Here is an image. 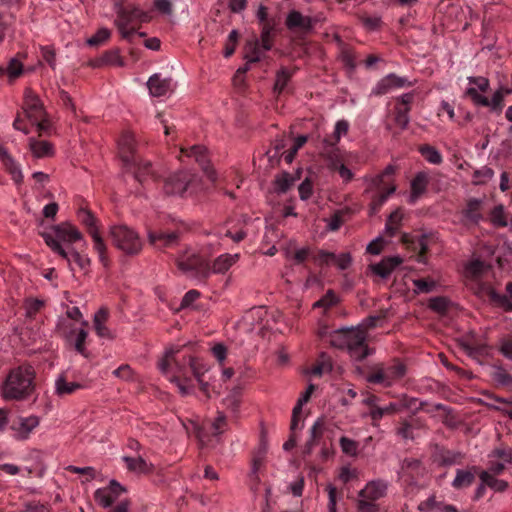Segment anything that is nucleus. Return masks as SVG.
I'll list each match as a JSON object with an SVG mask.
<instances>
[{
	"label": "nucleus",
	"mask_w": 512,
	"mask_h": 512,
	"mask_svg": "<svg viewBox=\"0 0 512 512\" xmlns=\"http://www.w3.org/2000/svg\"><path fill=\"white\" fill-rule=\"evenodd\" d=\"M429 182L430 177L427 172L421 171L414 176V178L411 181V203H414L426 192Z\"/></svg>",
	"instance_id": "nucleus-26"
},
{
	"label": "nucleus",
	"mask_w": 512,
	"mask_h": 512,
	"mask_svg": "<svg viewBox=\"0 0 512 512\" xmlns=\"http://www.w3.org/2000/svg\"><path fill=\"white\" fill-rule=\"evenodd\" d=\"M90 65L94 68L102 67L104 65L121 67L124 65V62L118 50H108L104 52L101 57L92 60Z\"/></svg>",
	"instance_id": "nucleus-29"
},
{
	"label": "nucleus",
	"mask_w": 512,
	"mask_h": 512,
	"mask_svg": "<svg viewBox=\"0 0 512 512\" xmlns=\"http://www.w3.org/2000/svg\"><path fill=\"white\" fill-rule=\"evenodd\" d=\"M115 12L117 15L115 25L122 38L129 42L132 41V37L136 32V26L150 21V16L147 12L132 4L122 5L116 3Z\"/></svg>",
	"instance_id": "nucleus-4"
},
{
	"label": "nucleus",
	"mask_w": 512,
	"mask_h": 512,
	"mask_svg": "<svg viewBox=\"0 0 512 512\" xmlns=\"http://www.w3.org/2000/svg\"><path fill=\"white\" fill-rule=\"evenodd\" d=\"M416 405V399H407L405 396L395 397L393 401L386 403V414L397 413L402 409H412Z\"/></svg>",
	"instance_id": "nucleus-33"
},
{
	"label": "nucleus",
	"mask_w": 512,
	"mask_h": 512,
	"mask_svg": "<svg viewBox=\"0 0 512 512\" xmlns=\"http://www.w3.org/2000/svg\"><path fill=\"white\" fill-rule=\"evenodd\" d=\"M332 371V363L330 359L322 353L316 364L313 366L311 373L316 376H321L323 373Z\"/></svg>",
	"instance_id": "nucleus-47"
},
{
	"label": "nucleus",
	"mask_w": 512,
	"mask_h": 512,
	"mask_svg": "<svg viewBox=\"0 0 512 512\" xmlns=\"http://www.w3.org/2000/svg\"><path fill=\"white\" fill-rule=\"evenodd\" d=\"M474 480L475 474L472 471L458 469L452 486L455 489H462L470 486Z\"/></svg>",
	"instance_id": "nucleus-40"
},
{
	"label": "nucleus",
	"mask_w": 512,
	"mask_h": 512,
	"mask_svg": "<svg viewBox=\"0 0 512 512\" xmlns=\"http://www.w3.org/2000/svg\"><path fill=\"white\" fill-rule=\"evenodd\" d=\"M111 36V32L107 28H100L97 32L87 40L89 46H99L106 42Z\"/></svg>",
	"instance_id": "nucleus-53"
},
{
	"label": "nucleus",
	"mask_w": 512,
	"mask_h": 512,
	"mask_svg": "<svg viewBox=\"0 0 512 512\" xmlns=\"http://www.w3.org/2000/svg\"><path fill=\"white\" fill-rule=\"evenodd\" d=\"M180 239V232L175 230L171 232H164L161 230L148 232V241L151 245L158 249L174 247L178 245Z\"/></svg>",
	"instance_id": "nucleus-15"
},
{
	"label": "nucleus",
	"mask_w": 512,
	"mask_h": 512,
	"mask_svg": "<svg viewBox=\"0 0 512 512\" xmlns=\"http://www.w3.org/2000/svg\"><path fill=\"white\" fill-rule=\"evenodd\" d=\"M0 159L6 171L11 175L13 181L16 184H21L23 181V174L21 172V169L16 163V161L13 159V157L2 146H0Z\"/></svg>",
	"instance_id": "nucleus-25"
},
{
	"label": "nucleus",
	"mask_w": 512,
	"mask_h": 512,
	"mask_svg": "<svg viewBox=\"0 0 512 512\" xmlns=\"http://www.w3.org/2000/svg\"><path fill=\"white\" fill-rule=\"evenodd\" d=\"M299 178V173L293 175L287 171H283L277 174L272 182L274 192L279 195L285 194L294 186Z\"/></svg>",
	"instance_id": "nucleus-22"
},
{
	"label": "nucleus",
	"mask_w": 512,
	"mask_h": 512,
	"mask_svg": "<svg viewBox=\"0 0 512 512\" xmlns=\"http://www.w3.org/2000/svg\"><path fill=\"white\" fill-rule=\"evenodd\" d=\"M188 364L196 379L202 378L204 373L208 371L206 365L202 363L198 358L189 356Z\"/></svg>",
	"instance_id": "nucleus-55"
},
{
	"label": "nucleus",
	"mask_w": 512,
	"mask_h": 512,
	"mask_svg": "<svg viewBox=\"0 0 512 512\" xmlns=\"http://www.w3.org/2000/svg\"><path fill=\"white\" fill-rule=\"evenodd\" d=\"M51 229L54 234L41 233L44 242L55 254L70 263L69 251L72 249L70 245L82 240V233L69 222L54 225Z\"/></svg>",
	"instance_id": "nucleus-3"
},
{
	"label": "nucleus",
	"mask_w": 512,
	"mask_h": 512,
	"mask_svg": "<svg viewBox=\"0 0 512 512\" xmlns=\"http://www.w3.org/2000/svg\"><path fill=\"white\" fill-rule=\"evenodd\" d=\"M132 166L134 167V177L141 184L148 179L158 181L161 177L158 171L153 168V164L148 160H143L138 157L128 168Z\"/></svg>",
	"instance_id": "nucleus-17"
},
{
	"label": "nucleus",
	"mask_w": 512,
	"mask_h": 512,
	"mask_svg": "<svg viewBox=\"0 0 512 512\" xmlns=\"http://www.w3.org/2000/svg\"><path fill=\"white\" fill-rule=\"evenodd\" d=\"M201 296V293L198 290L191 289L188 292L185 293L183 296L181 303H180V309H186L192 306V304L198 300Z\"/></svg>",
	"instance_id": "nucleus-62"
},
{
	"label": "nucleus",
	"mask_w": 512,
	"mask_h": 512,
	"mask_svg": "<svg viewBox=\"0 0 512 512\" xmlns=\"http://www.w3.org/2000/svg\"><path fill=\"white\" fill-rule=\"evenodd\" d=\"M4 69L11 79H15L23 73V64L19 60L12 58L7 68Z\"/></svg>",
	"instance_id": "nucleus-57"
},
{
	"label": "nucleus",
	"mask_w": 512,
	"mask_h": 512,
	"mask_svg": "<svg viewBox=\"0 0 512 512\" xmlns=\"http://www.w3.org/2000/svg\"><path fill=\"white\" fill-rule=\"evenodd\" d=\"M239 33L237 30H232L228 36L227 42L223 50L224 57L228 58L232 56L236 50V46L239 40Z\"/></svg>",
	"instance_id": "nucleus-52"
},
{
	"label": "nucleus",
	"mask_w": 512,
	"mask_h": 512,
	"mask_svg": "<svg viewBox=\"0 0 512 512\" xmlns=\"http://www.w3.org/2000/svg\"><path fill=\"white\" fill-rule=\"evenodd\" d=\"M506 291L509 296L498 293L495 289L489 288L487 295L489 300L497 307L502 308L506 312L512 311V282L507 283Z\"/></svg>",
	"instance_id": "nucleus-23"
},
{
	"label": "nucleus",
	"mask_w": 512,
	"mask_h": 512,
	"mask_svg": "<svg viewBox=\"0 0 512 512\" xmlns=\"http://www.w3.org/2000/svg\"><path fill=\"white\" fill-rule=\"evenodd\" d=\"M29 147L36 158L49 157L54 154L53 145L48 141L30 138Z\"/></svg>",
	"instance_id": "nucleus-31"
},
{
	"label": "nucleus",
	"mask_w": 512,
	"mask_h": 512,
	"mask_svg": "<svg viewBox=\"0 0 512 512\" xmlns=\"http://www.w3.org/2000/svg\"><path fill=\"white\" fill-rule=\"evenodd\" d=\"M212 433L218 436L228 429V422L225 414L221 411L217 412V416L211 423Z\"/></svg>",
	"instance_id": "nucleus-49"
},
{
	"label": "nucleus",
	"mask_w": 512,
	"mask_h": 512,
	"mask_svg": "<svg viewBox=\"0 0 512 512\" xmlns=\"http://www.w3.org/2000/svg\"><path fill=\"white\" fill-rule=\"evenodd\" d=\"M69 258L70 262H75L81 270L88 272L91 265V260L87 255H82L75 249H71L69 251ZM68 265L71 266V263H68Z\"/></svg>",
	"instance_id": "nucleus-45"
},
{
	"label": "nucleus",
	"mask_w": 512,
	"mask_h": 512,
	"mask_svg": "<svg viewBox=\"0 0 512 512\" xmlns=\"http://www.w3.org/2000/svg\"><path fill=\"white\" fill-rule=\"evenodd\" d=\"M239 254H221L210 264V274H225L238 260Z\"/></svg>",
	"instance_id": "nucleus-27"
},
{
	"label": "nucleus",
	"mask_w": 512,
	"mask_h": 512,
	"mask_svg": "<svg viewBox=\"0 0 512 512\" xmlns=\"http://www.w3.org/2000/svg\"><path fill=\"white\" fill-rule=\"evenodd\" d=\"M178 269L187 276L205 282L210 276V263L199 254L178 257Z\"/></svg>",
	"instance_id": "nucleus-6"
},
{
	"label": "nucleus",
	"mask_w": 512,
	"mask_h": 512,
	"mask_svg": "<svg viewBox=\"0 0 512 512\" xmlns=\"http://www.w3.org/2000/svg\"><path fill=\"white\" fill-rule=\"evenodd\" d=\"M40 418L35 415L28 417H18L11 425L14 431V437L17 440H26L29 438L30 433L39 425Z\"/></svg>",
	"instance_id": "nucleus-14"
},
{
	"label": "nucleus",
	"mask_w": 512,
	"mask_h": 512,
	"mask_svg": "<svg viewBox=\"0 0 512 512\" xmlns=\"http://www.w3.org/2000/svg\"><path fill=\"white\" fill-rule=\"evenodd\" d=\"M328 493V512H337V489L332 484L326 486Z\"/></svg>",
	"instance_id": "nucleus-63"
},
{
	"label": "nucleus",
	"mask_w": 512,
	"mask_h": 512,
	"mask_svg": "<svg viewBox=\"0 0 512 512\" xmlns=\"http://www.w3.org/2000/svg\"><path fill=\"white\" fill-rule=\"evenodd\" d=\"M411 82L405 77H399L393 73L386 75V90L410 86Z\"/></svg>",
	"instance_id": "nucleus-51"
},
{
	"label": "nucleus",
	"mask_w": 512,
	"mask_h": 512,
	"mask_svg": "<svg viewBox=\"0 0 512 512\" xmlns=\"http://www.w3.org/2000/svg\"><path fill=\"white\" fill-rule=\"evenodd\" d=\"M480 479L481 482H483L496 492H503L508 487V482H506L505 480L497 479L490 472L482 471L480 473Z\"/></svg>",
	"instance_id": "nucleus-37"
},
{
	"label": "nucleus",
	"mask_w": 512,
	"mask_h": 512,
	"mask_svg": "<svg viewBox=\"0 0 512 512\" xmlns=\"http://www.w3.org/2000/svg\"><path fill=\"white\" fill-rule=\"evenodd\" d=\"M123 461L125 462L126 468L128 471L138 474V475H150L155 471L154 464L148 463L141 456H139V457L124 456Z\"/></svg>",
	"instance_id": "nucleus-20"
},
{
	"label": "nucleus",
	"mask_w": 512,
	"mask_h": 512,
	"mask_svg": "<svg viewBox=\"0 0 512 512\" xmlns=\"http://www.w3.org/2000/svg\"><path fill=\"white\" fill-rule=\"evenodd\" d=\"M108 318H109L108 309L104 308V307L100 308L94 315L93 327H94L96 334L100 338H104L107 340H113V339H115L116 335L112 330H110L106 326V322H107Z\"/></svg>",
	"instance_id": "nucleus-19"
},
{
	"label": "nucleus",
	"mask_w": 512,
	"mask_h": 512,
	"mask_svg": "<svg viewBox=\"0 0 512 512\" xmlns=\"http://www.w3.org/2000/svg\"><path fill=\"white\" fill-rule=\"evenodd\" d=\"M58 396H64L74 393L83 386L78 382H67L64 376H60L55 383Z\"/></svg>",
	"instance_id": "nucleus-38"
},
{
	"label": "nucleus",
	"mask_w": 512,
	"mask_h": 512,
	"mask_svg": "<svg viewBox=\"0 0 512 512\" xmlns=\"http://www.w3.org/2000/svg\"><path fill=\"white\" fill-rule=\"evenodd\" d=\"M261 48L260 42L256 37L246 41L243 48L244 59L248 63L259 62L261 60Z\"/></svg>",
	"instance_id": "nucleus-30"
},
{
	"label": "nucleus",
	"mask_w": 512,
	"mask_h": 512,
	"mask_svg": "<svg viewBox=\"0 0 512 512\" xmlns=\"http://www.w3.org/2000/svg\"><path fill=\"white\" fill-rule=\"evenodd\" d=\"M384 493V486L381 481H370L358 492L356 503L358 512H380V505L377 503Z\"/></svg>",
	"instance_id": "nucleus-7"
},
{
	"label": "nucleus",
	"mask_w": 512,
	"mask_h": 512,
	"mask_svg": "<svg viewBox=\"0 0 512 512\" xmlns=\"http://www.w3.org/2000/svg\"><path fill=\"white\" fill-rule=\"evenodd\" d=\"M481 204V200L476 198H472L467 201L466 207L462 211L464 223L466 225H476L480 220H482Z\"/></svg>",
	"instance_id": "nucleus-24"
},
{
	"label": "nucleus",
	"mask_w": 512,
	"mask_h": 512,
	"mask_svg": "<svg viewBox=\"0 0 512 512\" xmlns=\"http://www.w3.org/2000/svg\"><path fill=\"white\" fill-rule=\"evenodd\" d=\"M88 337V332L85 329H79V331L76 334V338L74 341V348L75 350L81 354L82 356L88 358L89 352L87 351L85 347L86 339Z\"/></svg>",
	"instance_id": "nucleus-50"
},
{
	"label": "nucleus",
	"mask_w": 512,
	"mask_h": 512,
	"mask_svg": "<svg viewBox=\"0 0 512 512\" xmlns=\"http://www.w3.org/2000/svg\"><path fill=\"white\" fill-rule=\"evenodd\" d=\"M292 76H293V73L288 68L281 67L277 71L276 76H275V83H274V87H273L274 92L277 94H281L287 87Z\"/></svg>",
	"instance_id": "nucleus-36"
},
{
	"label": "nucleus",
	"mask_w": 512,
	"mask_h": 512,
	"mask_svg": "<svg viewBox=\"0 0 512 512\" xmlns=\"http://www.w3.org/2000/svg\"><path fill=\"white\" fill-rule=\"evenodd\" d=\"M404 473L409 474L411 477L419 475L423 471L421 462L418 459L406 458L402 464Z\"/></svg>",
	"instance_id": "nucleus-46"
},
{
	"label": "nucleus",
	"mask_w": 512,
	"mask_h": 512,
	"mask_svg": "<svg viewBox=\"0 0 512 512\" xmlns=\"http://www.w3.org/2000/svg\"><path fill=\"white\" fill-rule=\"evenodd\" d=\"M407 219V215L405 213L404 208L397 207L393 210L388 217H386V238L393 237L398 232Z\"/></svg>",
	"instance_id": "nucleus-21"
},
{
	"label": "nucleus",
	"mask_w": 512,
	"mask_h": 512,
	"mask_svg": "<svg viewBox=\"0 0 512 512\" xmlns=\"http://www.w3.org/2000/svg\"><path fill=\"white\" fill-rule=\"evenodd\" d=\"M285 26L290 31L301 30L309 32L313 29V20L310 16H304L297 10H292L288 13Z\"/></svg>",
	"instance_id": "nucleus-18"
},
{
	"label": "nucleus",
	"mask_w": 512,
	"mask_h": 512,
	"mask_svg": "<svg viewBox=\"0 0 512 512\" xmlns=\"http://www.w3.org/2000/svg\"><path fill=\"white\" fill-rule=\"evenodd\" d=\"M340 59L344 66L350 71L354 72L356 69V57L351 48L345 46L341 50Z\"/></svg>",
	"instance_id": "nucleus-48"
},
{
	"label": "nucleus",
	"mask_w": 512,
	"mask_h": 512,
	"mask_svg": "<svg viewBox=\"0 0 512 512\" xmlns=\"http://www.w3.org/2000/svg\"><path fill=\"white\" fill-rule=\"evenodd\" d=\"M181 153L188 157H194L206 174L207 178L212 182L216 181L217 173L210 165L206 147L202 145H193L189 148H181Z\"/></svg>",
	"instance_id": "nucleus-12"
},
{
	"label": "nucleus",
	"mask_w": 512,
	"mask_h": 512,
	"mask_svg": "<svg viewBox=\"0 0 512 512\" xmlns=\"http://www.w3.org/2000/svg\"><path fill=\"white\" fill-rule=\"evenodd\" d=\"M414 285L418 292L429 293L434 290L436 283L431 279L420 278L414 281Z\"/></svg>",
	"instance_id": "nucleus-61"
},
{
	"label": "nucleus",
	"mask_w": 512,
	"mask_h": 512,
	"mask_svg": "<svg viewBox=\"0 0 512 512\" xmlns=\"http://www.w3.org/2000/svg\"><path fill=\"white\" fill-rule=\"evenodd\" d=\"M366 338L367 334L361 328H342L331 333L330 344L346 350L355 361H362L370 354Z\"/></svg>",
	"instance_id": "nucleus-2"
},
{
	"label": "nucleus",
	"mask_w": 512,
	"mask_h": 512,
	"mask_svg": "<svg viewBox=\"0 0 512 512\" xmlns=\"http://www.w3.org/2000/svg\"><path fill=\"white\" fill-rule=\"evenodd\" d=\"M35 370L30 365H20L9 371L2 384V395L6 400H26L35 390Z\"/></svg>",
	"instance_id": "nucleus-1"
},
{
	"label": "nucleus",
	"mask_w": 512,
	"mask_h": 512,
	"mask_svg": "<svg viewBox=\"0 0 512 512\" xmlns=\"http://www.w3.org/2000/svg\"><path fill=\"white\" fill-rule=\"evenodd\" d=\"M420 154L431 164L439 165L442 163L443 158L441 153L433 146L424 144L419 147Z\"/></svg>",
	"instance_id": "nucleus-42"
},
{
	"label": "nucleus",
	"mask_w": 512,
	"mask_h": 512,
	"mask_svg": "<svg viewBox=\"0 0 512 512\" xmlns=\"http://www.w3.org/2000/svg\"><path fill=\"white\" fill-rule=\"evenodd\" d=\"M492 456L499 459L502 463H512V449L511 448H497L492 452Z\"/></svg>",
	"instance_id": "nucleus-64"
},
{
	"label": "nucleus",
	"mask_w": 512,
	"mask_h": 512,
	"mask_svg": "<svg viewBox=\"0 0 512 512\" xmlns=\"http://www.w3.org/2000/svg\"><path fill=\"white\" fill-rule=\"evenodd\" d=\"M338 303V297L333 290H328L325 295L319 299L314 307L330 308Z\"/></svg>",
	"instance_id": "nucleus-56"
},
{
	"label": "nucleus",
	"mask_w": 512,
	"mask_h": 512,
	"mask_svg": "<svg viewBox=\"0 0 512 512\" xmlns=\"http://www.w3.org/2000/svg\"><path fill=\"white\" fill-rule=\"evenodd\" d=\"M332 263L335 264L338 269L346 270L352 263V256L349 252L341 253L339 255L335 254V259L332 260Z\"/></svg>",
	"instance_id": "nucleus-59"
},
{
	"label": "nucleus",
	"mask_w": 512,
	"mask_h": 512,
	"mask_svg": "<svg viewBox=\"0 0 512 512\" xmlns=\"http://www.w3.org/2000/svg\"><path fill=\"white\" fill-rule=\"evenodd\" d=\"M78 219L82 225H84L87 229L89 235L93 234V231L99 232L97 226V218L94 214L86 208H80L77 213Z\"/></svg>",
	"instance_id": "nucleus-35"
},
{
	"label": "nucleus",
	"mask_w": 512,
	"mask_h": 512,
	"mask_svg": "<svg viewBox=\"0 0 512 512\" xmlns=\"http://www.w3.org/2000/svg\"><path fill=\"white\" fill-rule=\"evenodd\" d=\"M171 85V78L161 79L158 74L152 75L147 82L148 89L154 97L164 96L171 90Z\"/></svg>",
	"instance_id": "nucleus-28"
},
{
	"label": "nucleus",
	"mask_w": 512,
	"mask_h": 512,
	"mask_svg": "<svg viewBox=\"0 0 512 512\" xmlns=\"http://www.w3.org/2000/svg\"><path fill=\"white\" fill-rule=\"evenodd\" d=\"M406 373V366L399 359H394L392 363L386 367V381L388 379L397 380L402 378Z\"/></svg>",
	"instance_id": "nucleus-44"
},
{
	"label": "nucleus",
	"mask_w": 512,
	"mask_h": 512,
	"mask_svg": "<svg viewBox=\"0 0 512 512\" xmlns=\"http://www.w3.org/2000/svg\"><path fill=\"white\" fill-rule=\"evenodd\" d=\"M22 110L29 121H39L47 116L42 100L29 87L24 90Z\"/></svg>",
	"instance_id": "nucleus-8"
},
{
	"label": "nucleus",
	"mask_w": 512,
	"mask_h": 512,
	"mask_svg": "<svg viewBox=\"0 0 512 512\" xmlns=\"http://www.w3.org/2000/svg\"><path fill=\"white\" fill-rule=\"evenodd\" d=\"M93 240L94 250L99 255V261L104 266V268L108 269L110 267L111 261L107 254V246L101 237L99 232L93 231V234L90 235Z\"/></svg>",
	"instance_id": "nucleus-32"
},
{
	"label": "nucleus",
	"mask_w": 512,
	"mask_h": 512,
	"mask_svg": "<svg viewBox=\"0 0 512 512\" xmlns=\"http://www.w3.org/2000/svg\"><path fill=\"white\" fill-rule=\"evenodd\" d=\"M333 259H335L333 252L318 250L316 253H312V260L319 266H327L332 263Z\"/></svg>",
	"instance_id": "nucleus-54"
},
{
	"label": "nucleus",
	"mask_w": 512,
	"mask_h": 512,
	"mask_svg": "<svg viewBox=\"0 0 512 512\" xmlns=\"http://www.w3.org/2000/svg\"><path fill=\"white\" fill-rule=\"evenodd\" d=\"M384 250V236L380 234L376 239L371 241L367 247L366 252L371 255H379Z\"/></svg>",
	"instance_id": "nucleus-60"
},
{
	"label": "nucleus",
	"mask_w": 512,
	"mask_h": 512,
	"mask_svg": "<svg viewBox=\"0 0 512 512\" xmlns=\"http://www.w3.org/2000/svg\"><path fill=\"white\" fill-rule=\"evenodd\" d=\"M136 148L135 135L131 131H124L118 140V150L120 159L125 167H129L138 158Z\"/></svg>",
	"instance_id": "nucleus-11"
},
{
	"label": "nucleus",
	"mask_w": 512,
	"mask_h": 512,
	"mask_svg": "<svg viewBox=\"0 0 512 512\" xmlns=\"http://www.w3.org/2000/svg\"><path fill=\"white\" fill-rule=\"evenodd\" d=\"M414 100V93H406L397 99L395 104V123L401 128L405 129L409 123V112L411 110V104Z\"/></svg>",
	"instance_id": "nucleus-16"
},
{
	"label": "nucleus",
	"mask_w": 512,
	"mask_h": 512,
	"mask_svg": "<svg viewBox=\"0 0 512 512\" xmlns=\"http://www.w3.org/2000/svg\"><path fill=\"white\" fill-rule=\"evenodd\" d=\"M437 461L442 466H451L460 463L462 455L459 452L441 449L437 452Z\"/></svg>",
	"instance_id": "nucleus-39"
},
{
	"label": "nucleus",
	"mask_w": 512,
	"mask_h": 512,
	"mask_svg": "<svg viewBox=\"0 0 512 512\" xmlns=\"http://www.w3.org/2000/svg\"><path fill=\"white\" fill-rule=\"evenodd\" d=\"M45 306V302L38 298H27L24 301L25 315L29 319H34L40 310Z\"/></svg>",
	"instance_id": "nucleus-43"
},
{
	"label": "nucleus",
	"mask_w": 512,
	"mask_h": 512,
	"mask_svg": "<svg viewBox=\"0 0 512 512\" xmlns=\"http://www.w3.org/2000/svg\"><path fill=\"white\" fill-rule=\"evenodd\" d=\"M193 180L188 171H179L165 179L163 191L166 195H183Z\"/></svg>",
	"instance_id": "nucleus-9"
},
{
	"label": "nucleus",
	"mask_w": 512,
	"mask_h": 512,
	"mask_svg": "<svg viewBox=\"0 0 512 512\" xmlns=\"http://www.w3.org/2000/svg\"><path fill=\"white\" fill-rule=\"evenodd\" d=\"M274 30V25L271 23H265L262 26L259 42L265 51H269L273 47Z\"/></svg>",
	"instance_id": "nucleus-41"
},
{
	"label": "nucleus",
	"mask_w": 512,
	"mask_h": 512,
	"mask_svg": "<svg viewBox=\"0 0 512 512\" xmlns=\"http://www.w3.org/2000/svg\"><path fill=\"white\" fill-rule=\"evenodd\" d=\"M340 446L343 453L354 456L357 454L358 444L356 441L349 439L345 436L340 438Z\"/></svg>",
	"instance_id": "nucleus-58"
},
{
	"label": "nucleus",
	"mask_w": 512,
	"mask_h": 512,
	"mask_svg": "<svg viewBox=\"0 0 512 512\" xmlns=\"http://www.w3.org/2000/svg\"><path fill=\"white\" fill-rule=\"evenodd\" d=\"M126 489L116 480H111L109 485L99 488L94 493L95 501L103 508L110 507Z\"/></svg>",
	"instance_id": "nucleus-13"
},
{
	"label": "nucleus",
	"mask_w": 512,
	"mask_h": 512,
	"mask_svg": "<svg viewBox=\"0 0 512 512\" xmlns=\"http://www.w3.org/2000/svg\"><path fill=\"white\" fill-rule=\"evenodd\" d=\"M323 156L327 161V167L331 171L336 169L339 164H343L345 162L344 154L339 148L324 147Z\"/></svg>",
	"instance_id": "nucleus-34"
},
{
	"label": "nucleus",
	"mask_w": 512,
	"mask_h": 512,
	"mask_svg": "<svg viewBox=\"0 0 512 512\" xmlns=\"http://www.w3.org/2000/svg\"><path fill=\"white\" fill-rule=\"evenodd\" d=\"M466 95L477 106L488 107L492 112L501 113L504 108V97L502 92H494L492 99L477 92L476 88H468Z\"/></svg>",
	"instance_id": "nucleus-10"
},
{
	"label": "nucleus",
	"mask_w": 512,
	"mask_h": 512,
	"mask_svg": "<svg viewBox=\"0 0 512 512\" xmlns=\"http://www.w3.org/2000/svg\"><path fill=\"white\" fill-rule=\"evenodd\" d=\"M110 236L114 246L126 255H137L142 250L139 235L126 225L112 226Z\"/></svg>",
	"instance_id": "nucleus-5"
}]
</instances>
